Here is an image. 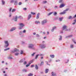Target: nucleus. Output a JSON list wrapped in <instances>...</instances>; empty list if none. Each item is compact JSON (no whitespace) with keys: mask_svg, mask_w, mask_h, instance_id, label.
I'll return each instance as SVG.
<instances>
[{"mask_svg":"<svg viewBox=\"0 0 76 76\" xmlns=\"http://www.w3.org/2000/svg\"><path fill=\"white\" fill-rule=\"evenodd\" d=\"M34 45L32 44H30L29 45L28 48L30 49H32L33 50H35V47H34Z\"/></svg>","mask_w":76,"mask_h":76,"instance_id":"1","label":"nucleus"},{"mask_svg":"<svg viewBox=\"0 0 76 76\" xmlns=\"http://www.w3.org/2000/svg\"><path fill=\"white\" fill-rule=\"evenodd\" d=\"M19 25L20 26V27H19V29H21L25 26V25L23 23H20L19 24Z\"/></svg>","mask_w":76,"mask_h":76,"instance_id":"2","label":"nucleus"},{"mask_svg":"<svg viewBox=\"0 0 76 76\" xmlns=\"http://www.w3.org/2000/svg\"><path fill=\"white\" fill-rule=\"evenodd\" d=\"M69 10V9H66L65 10H64L63 12L59 13V14H60V15H64V14H65V13H66V12L68 11Z\"/></svg>","mask_w":76,"mask_h":76,"instance_id":"3","label":"nucleus"},{"mask_svg":"<svg viewBox=\"0 0 76 76\" xmlns=\"http://www.w3.org/2000/svg\"><path fill=\"white\" fill-rule=\"evenodd\" d=\"M47 20H42V21L41 24L42 25H45V24L46 23H47Z\"/></svg>","mask_w":76,"mask_h":76,"instance_id":"4","label":"nucleus"},{"mask_svg":"<svg viewBox=\"0 0 76 76\" xmlns=\"http://www.w3.org/2000/svg\"><path fill=\"white\" fill-rule=\"evenodd\" d=\"M39 46L41 48H44L46 47V45L45 44H40V45Z\"/></svg>","mask_w":76,"mask_h":76,"instance_id":"5","label":"nucleus"},{"mask_svg":"<svg viewBox=\"0 0 76 76\" xmlns=\"http://www.w3.org/2000/svg\"><path fill=\"white\" fill-rule=\"evenodd\" d=\"M15 52H19V50L18 49L15 48L14 49V50L12 51V53H14Z\"/></svg>","mask_w":76,"mask_h":76,"instance_id":"6","label":"nucleus"},{"mask_svg":"<svg viewBox=\"0 0 76 76\" xmlns=\"http://www.w3.org/2000/svg\"><path fill=\"white\" fill-rule=\"evenodd\" d=\"M4 43L6 45L5 46L6 47H7L9 46V43L8 41H6L4 42Z\"/></svg>","mask_w":76,"mask_h":76,"instance_id":"7","label":"nucleus"},{"mask_svg":"<svg viewBox=\"0 0 76 76\" xmlns=\"http://www.w3.org/2000/svg\"><path fill=\"white\" fill-rule=\"evenodd\" d=\"M16 29V27H13L10 30V32L13 31H15Z\"/></svg>","mask_w":76,"mask_h":76,"instance_id":"8","label":"nucleus"},{"mask_svg":"<svg viewBox=\"0 0 76 76\" xmlns=\"http://www.w3.org/2000/svg\"><path fill=\"white\" fill-rule=\"evenodd\" d=\"M65 6V4H62L59 6V8H62Z\"/></svg>","mask_w":76,"mask_h":76,"instance_id":"9","label":"nucleus"},{"mask_svg":"<svg viewBox=\"0 0 76 76\" xmlns=\"http://www.w3.org/2000/svg\"><path fill=\"white\" fill-rule=\"evenodd\" d=\"M31 17H32V15H31V14H30L28 15V20H30V19H31Z\"/></svg>","mask_w":76,"mask_h":76,"instance_id":"10","label":"nucleus"},{"mask_svg":"<svg viewBox=\"0 0 76 76\" xmlns=\"http://www.w3.org/2000/svg\"><path fill=\"white\" fill-rule=\"evenodd\" d=\"M52 76H56V73L52 72L51 73Z\"/></svg>","mask_w":76,"mask_h":76,"instance_id":"11","label":"nucleus"},{"mask_svg":"<svg viewBox=\"0 0 76 76\" xmlns=\"http://www.w3.org/2000/svg\"><path fill=\"white\" fill-rule=\"evenodd\" d=\"M74 17H73L72 16H69V17L68 19H74Z\"/></svg>","mask_w":76,"mask_h":76,"instance_id":"12","label":"nucleus"},{"mask_svg":"<svg viewBox=\"0 0 76 76\" xmlns=\"http://www.w3.org/2000/svg\"><path fill=\"white\" fill-rule=\"evenodd\" d=\"M14 4L15 6H17L18 5V1L16 0L14 1Z\"/></svg>","mask_w":76,"mask_h":76,"instance_id":"13","label":"nucleus"},{"mask_svg":"<svg viewBox=\"0 0 76 76\" xmlns=\"http://www.w3.org/2000/svg\"><path fill=\"white\" fill-rule=\"evenodd\" d=\"M40 14H39V13H38L37 14V17H36V19H39V15Z\"/></svg>","mask_w":76,"mask_h":76,"instance_id":"14","label":"nucleus"},{"mask_svg":"<svg viewBox=\"0 0 76 76\" xmlns=\"http://www.w3.org/2000/svg\"><path fill=\"white\" fill-rule=\"evenodd\" d=\"M59 41L62 40V36L61 35L59 36Z\"/></svg>","mask_w":76,"mask_h":76,"instance_id":"15","label":"nucleus"},{"mask_svg":"<svg viewBox=\"0 0 76 76\" xmlns=\"http://www.w3.org/2000/svg\"><path fill=\"white\" fill-rule=\"evenodd\" d=\"M35 23L36 24H40V22L38 21H36L35 22Z\"/></svg>","mask_w":76,"mask_h":76,"instance_id":"16","label":"nucleus"},{"mask_svg":"<svg viewBox=\"0 0 76 76\" xmlns=\"http://www.w3.org/2000/svg\"><path fill=\"white\" fill-rule=\"evenodd\" d=\"M1 2L2 3V4L3 5H4V4H5V1H4L3 0H1Z\"/></svg>","mask_w":76,"mask_h":76,"instance_id":"17","label":"nucleus"},{"mask_svg":"<svg viewBox=\"0 0 76 76\" xmlns=\"http://www.w3.org/2000/svg\"><path fill=\"white\" fill-rule=\"evenodd\" d=\"M70 48H74V45H70Z\"/></svg>","mask_w":76,"mask_h":76,"instance_id":"18","label":"nucleus"},{"mask_svg":"<svg viewBox=\"0 0 76 76\" xmlns=\"http://www.w3.org/2000/svg\"><path fill=\"white\" fill-rule=\"evenodd\" d=\"M15 21H16L18 20V16H16L15 17Z\"/></svg>","mask_w":76,"mask_h":76,"instance_id":"19","label":"nucleus"},{"mask_svg":"<svg viewBox=\"0 0 76 76\" xmlns=\"http://www.w3.org/2000/svg\"><path fill=\"white\" fill-rule=\"evenodd\" d=\"M23 72H27L28 71H27V69H24L23 70Z\"/></svg>","mask_w":76,"mask_h":76,"instance_id":"20","label":"nucleus"},{"mask_svg":"<svg viewBox=\"0 0 76 76\" xmlns=\"http://www.w3.org/2000/svg\"><path fill=\"white\" fill-rule=\"evenodd\" d=\"M63 18H59V20L60 22H61L63 20Z\"/></svg>","mask_w":76,"mask_h":76,"instance_id":"21","label":"nucleus"},{"mask_svg":"<svg viewBox=\"0 0 76 76\" xmlns=\"http://www.w3.org/2000/svg\"><path fill=\"white\" fill-rule=\"evenodd\" d=\"M66 38H71V37H72V35H70L66 36Z\"/></svg>","mask_w":76,"mask_h":76,"instance_id":"22","label":"nucleus"},{"mask_svg":"<svg viewBox=\"0 0 76 76\" xmlns=\"http://www.w3.org/2000/svg\"><path fill=\"white\" fill-rule=\"evenodd\" d=\"M66 29V26H64L63 27V30H65Z\"/></svg>","mask_w":76,"mask_h":76,"instance_id":"23","label":"nucleus"},{"mask_svg":"<svg viewBox=\"0 0 76 76\" xmlns=\"http://www.w3.org/2000/svg\"><path fill=\"white\" fill-rule=\"evenodd\" d=\"M48 70H49V69H46L45 70V73H47L48 72Z\"/></svg>","mask_w":76,"mask_h":76,"instance_id":"24","label":"nucleus"},{"mask_svg":"<svg viewBox=\"0 0 76 76\" xmlns=\"http://www.w3.org/2000/svg\"><path fill=\"white\" fill-rule=\"evenodd\" d=\"M53 13V12H50L48 14V16H50V15H51V14H52Z\"/></svg>","mask_w":76,"mask_h":76,"instance_id":"25","label":"nucleus"},{"mask_svg":"<svg viewBox=\"0 0 76 76\" xmlns=\"http://www.w3.org/2000/svg\"><path fill=\"white\" fill-rule=\"evenodd\" d=\"M33 76V74L32 73H30L28 74V76Z\"/></svg>","mask_w":76,"mask_h":76,"instance_id":"26","label":"nucleus"},{"mask_svg":"<svg viewBox=\"0 0 76 76\" xmlns=\"http://www.w3.org/2000/svg\"><path fill=\"white\" fill-rule=\"evenodd\" d=\"M23 33V32L22 31H20L19 33V34L20 35H22Z\"/></svg>","mask_w":76,"mask_h":76,"instance_id":"27","label":"nucleus"},{"mask_svg":"<svg viewBox=\"0 0 76 76\" xmlns=\"http://www.w3.org/2000/svg\"><path fill=\"white\" fill-rule=\"evenodd\" d=\"M12 7L10 8L9 9H8L9 12H11V10H12Z\"/></svg>","mask_w":76,"mask_h":76,"instance_id":"28","label":"nucleus"},{"mask_svg":"<svg viewBox=\"0 0 76 76\" xmlns=\"http://www.w3.org/2000/svg\"><path fill=\"white\" fill-rule=\"evenodd\" d=\"M35 68L36 69V70H38V66H37V65H36Z\"/></svg>","mask_w":76,"mask_h":76,"instance_id":"29","label":"nucleus"},{"mask_svg":"<svg viewBox=\"0 0 76 76\" xmlns=\"http://www.w3.org/2000/svg\"><path fill=\"white\" fill-rule=\"evenodd\" d=\"M50 56L51 58H54V56L53 55H50Z\"/></svg>","mask_w":76,"mask_h":76,"instance_id":"30","label":"nucleus"},{"mask_svg":"<svg viewBox=\"0 0 76 76\" xmlns=\"http://www.w3.org/2000/svg\"><path fill=\"white\" fill-rule=\"evenodd\" d=\"M16 11V9H13L12 10V12H15Z\"/></svg>","mask_w":76,"mask_h":76,"instance_id":"31","label":"nucleus"},{"mask_svg":"<svg viewBox=\"0 0 76 76\" xmlns=\"http://www.w3.org/2000/svg\"><path fill=\"white\" fill-rule=\"evenodd\" d=\"M19 53H15V55L16 56H18V55H19Z\"/></svg>","mask_w":76,"mask_h":76,"instance_id":"32","label":"nucleus"},{"mask_svg":"<svg viewBox=\"0 0 76 76\" xmlns=\"http://www.w3.org/2000/svg\"><path fill=\"white\" fill-rule=\"evenodd\" d=\"M8 59H10L11 60L12 59V57L9 56L7 57Z\"/></svg>","mask_w":76,"mask_h":76,"instance_id":"33","label":"nucleus"},{"mask_svg":"<svg viewBox=\"0 0 76 76\" xmlns=\"http://www.w3.org/2000/svg\"><path fill=\"white\" fill-rule=\"evenodd\" d=\"M31 64V63H28V64H27V65H26V67H28V66H29V65Z\"/></svg>","mask_w":76,"mask_h":76,"instance_id":"34","label":"nucleus"},{"mask_svg":"<svg viewBox=\"0 0 76 76\" xmlns=\"http://www.w3.org/2000/svg\"><path fill=\"white\" fill-rule=\"evenodd\" d=\"M10 50V48H7L6 49H5L4 50V51H7V50Z\"/></svg>","mask_w":76,"mask_h":76,"instance_id":"35","label":"nucleus"},{"mask_svg":"<svg viewBox=\"0 0 76 76\" xmlns=\"http://www.w3.org/2000/svg\"><path fill=\"white\" fill-rule=\"evenodd\" d=\"M57 13L56 12H55L54 13H53V15L54 16H56L57 15Z\"/></svg>","mask_w":76,"mask_h":76,"instance_id":"36","label":"nucleus"},{"mask_svg":"<svg viewBox=\"0 0 76 76\" xmlns=\"http://www.w3.org/2000/svg\"><path fill=\"white\" fill-rule=\"evenodd\" d=\"M23 10H25V11H26L27 10V8H23Z\"/></svg>","mask_w":76,"mask_h":76,"instance_id":"37","label":"nucleus"},{"mask_svg":"<svg viewBox=\"0 0 76 76\" xmlns=\"http://www.w3.org/2000/svg\"><path fill=\"white\" fill-rule=\"evenodd\" d=\"M36 37H37V38H38L39 37V35L38 34H37L36 35Z\"/></svg>","mask_w":76,"mask_h":76,"instance_id":"38","label":"nucleus"},{"mask_svg":"<svg viewBox=\"0 0 76 76\" xmlns=\"http://www.w3.org/2000/svg\"><path fill=\"white\" fill-rule=\"evenodd\" d=\"M39 56V54L37 55L35 57V59H37V58H38V56Z\"/></svg>","mask_w":76,"mask_h":76,"instance_id":"39","label":"nucleus"},{"mask_svg":"<svg viewBox=\"0 0 76 76\" xmlns=\"http://www.w3.org/2000/svg\"><path fill=\"white\" fill-rule=\"evenodd\" d=\"M63 2V0H59V3H62Z\"/></svg>","mask_w":76,"mask_h":76,"instance_id":"40","label":"nucleus"},{"mask_svg":"<svg viewBox=\"0 0 76 76\" xmlns=\"http://www.w3.org/2000/svg\"><path fill=\"white\" fill-rule=\"evenodd\" d=\"M32 63H33V60L29 62V63H31V64Z\"/></svg>","mask_w":76,"mask_h":76,"instance_id":"41","label":"nucleus"},{"mask_svg":"<svg viewBox=\"0 0 76 76\" xmlns=\"http://www.w3.org/2000/svg\"><path fill=\"white\" fill-rule=\"evenodd\" d=\"M43 64H44V62H41L40 66H42V65H43Z\"/></svg>","mask_w":76,"mask_h":76,"instance_id":"42","label":"nucleus"},{"mask_svg":"<svg viewBox=\"0 0 76 76\" xmlns=\"http://www.w3.org/2000/svg\"><path fill=\"white\" fill-rule=\"evenodd\" d=\"M23 60L21 59L20 61L19 62L20 63H22L23 62Z\"/></svg>","mask_w":76,"mask_h":76,"instance_id":"43","label":"nucleus"},{"mask_svg":"<svg viewBox=\"0 0 76 76\" xmlns=\"http://www.w3.org/2000/svg\"><path fill=\"white\" fill-rule=\"evenodd\" d=\"M72 41H73L74 44H76V42H75V40L72 39Z\"/></svg>","mask_w":76,"mask_h":76,"instance_id":"44","label":"nucleus"},{"mask_svg":"<svg viewBox=\"0 0 76 76\" xmlns=\"http://www.w3.org/2000/svg\"><path fill=\"white\" fill-rule=\"evenodd\" d=\"M18 19H22V17L21 16H20L18 17Z\"/></svg>","mask_w":76,"mask_h":76,"instance_id":"45","label":"nucleus"},{"mask_svg":"<svg viewBox=\"0 0 76 76\" xmlns=\"http://www.w3.org/2000/svg\"><path fill=\"white\" fill-rule=\"evenodd\" d=\"M14 2H15V1L14 0H12L11 1V3H13Z\"/></svg>","mask_w":76,"mask_h":76,"instance_id":"46","label":"nucleus"},{"mask_svg":"<svg viewBox=\"0 0 76 76\" xmlns=\"http://www.w3.org/2000/svg\"><path fill=\"white\" fill-rule=\"evenodd\" d=\"M47 3V1H44L43 2V4H45V3Z\"/></svg>","mask_w":76,"mask_h":76,"instance_id":"47","label":"nucleus"},{"mask_svg":"<svg viewBox=\"0 0 76 76\" xmlns=\"http://www.w3.org/2000/svg\"><path fill=\"white\" fill-rule=\"evenodd\" d=\"M52 29H53L54 30L56 29V27H55H55H53V28Z\"/></svg>","mask_w":76,"mask_h":76,"instance_id":"48","label":"nucleus"},{"mask_svg":"<svg viewBox=\"0 0 76 76\" xmlns=\"http://www.w3.org/2000/svg\"><path fill=\"white\" fill-rule=\"evenodd\" d=\"M55 8L56 9H58V7H57V6H56L55 7Z\"/></svg>","mask_w":76,"mask_h":76,"instance_id":"49","label":"nucleus"},{"mask_svg":"<svg viewBox=\"0 0 76 76\" xmlns=\"http://www.w3.org/2000/svg\"><path fill=\"white\" fill-rule=\"evenodd\" d=\"M36 53L35 52L33 53L31 55L32 56H34V54H35Z\"/></svg>","mask_w":76,"mask_h":76,"instance_id":"50","label":"nucleus"},{"mask_svg":"<svg viewBox=\"0 0 76 76\" xmlns=\"http://www.w3.org/2000/svg\"><path fill=\"white\" fill-rule=\"evenodd\" d=\"M31 14H32V15H35V13H34V12H31Z\"/></svg>","mask_w":76,"mask_h":76,"instance_id":"51","label":"nucleus"},{"mask_svg":"<svg viewBox=\"0 0 76 76\" xmlns=\"http://www.w3.org/2000/svg\"><path fill=\"white\" fill-rule=\"evenodd\" d=\"M22 32L23 33H25L26 32V30H24Z\"/></svg>","mask_w":76,"mask_h":76,"instance_id":"52","label":"nucleus"},{"mask_svg":"<svg viewBox=\"0 0 76 76\" xmlns=\"http://www.w3.org/2000/svg\"><path fill=\"white\" fill-rule=\"evenodd\" d=\"M39 56H44V54H39Z\"/></svg>","mask_w":76,"mask_h":76,"instance_id":"53","label":"nucleus"},{"mask_svg":"<svg viewBox=\"0 0 76 76\" xmlns=\"http://www.w3.org/2000/svg\"><path fill=\"white\" fill-rule=\"evenodd\" d=\"M27 63V62L26 61H24V62L23 63V64H26Z\"/></svg>","mask_w":76,"mask_h":76,"instance_id":"54","label":"nucleus"},{"mask_svg":"<svg viewBox=\"0 0 76 76\" xmlns=\"http://www.w3.org/2000/svg\"><path fill=\"white\" fill-rule=\"evenodd\" d=\"M18 4L19 5H21V4H22V2H19L18 3Z\"/></svg>","mask_w":76,"mask_h":76,"instance_id":"55","label":"nucleus"},{"mask_svg":"<svg viewBox=\"0 0 76 76\" xmlns=\"http://www.w3.org/2000/svg\"><path fill=\"white\" fill-rule=\"evenodd\" d=\"M20 54H23V51L21 50V52L20 53Z\"/></svg>","mask_w":76,"mask_h":76,"instance_id":"56","label":"nucleus"},{"mask_svg":"<svg viewBox=\"0 0 76 76\" xmlns=\"http://www.w3.org/2000/svg\"><path fill=\"white\" fill-rule=\"evenodd\" d=\"M60 60H56V62H58V61H60Z\"/></svg>","mask_w":76,"mask_h":76,"instance_id":"57","label":"nucleus"},{"mask_svg":"<svg viewBox=\"0 0 76 76\" xmlns=\"http://www.w3.org/2000/svg\"><path fill=\"white\" fill-rule=\"evenodd\" d=\"M46 64H47V65H49V66H50V64H48V62L46 61Z\"/></svg>","mask_w":76,"mask_h":76,"instance_id":"58","label":"nucleus"},{"mask_svg":"<svg viewBox=\"0 0 76 76\" xmlns=\"http://www.w3.org/2000/svg\"><path fill=\"white\" fill-rule=\"evenodd\" d=\"M31 67H34V65H32L31 66Z\"/></svg>","mask_w":76,"mask_h":76,"instance_id":"59","label":"nucleus"},{"mask_svg":"<svg viewBox=\"0 0 76 76\" xmlns=\"http://www.w3.org/2000/svg\"><path fill=\"white\" fill-rule=\"evenodd\" d=\"M54 30V29L52 28V29L51 30V31H52V32H53Z\"/></svg>","mask_w":76,"mask_h":76,"instance_id":"60","label":"nucleus"},{"mask_svg":"<svg viewBox=\"0 0 76 76\" xmlns=\"http://www.w3.org/2000/svg\"><path fill=\"white\" fill-rule=\"evenodd\" d=\"M43 34L45 35V32L44 31L43 32Z\"/></svg>","mask_w":76,"mask_h":76,"instance_id":"61","label":"nucleus"},{"mask_svg":"<svg viewBox=\"0 0 76 76\" xmlns=\"http://www.w3.org/2000/svg\"><path fill=\"white\" fill-rule=\"evenodd\" d=\"M65 31H68V29H67V28H66L65 30Z\"/></svg>","mask_w":76,"mask_h":76,"instance_id":"62","label":"nucleus"},{"mask_svg":"<svg viewBox=\"0 0 76 76\" xmlns=\"http://www.w3.org/2000/svg\"><path fill=\"white\" fill-rule=\"evenodd\" d=\"M48 12H50V10H51V9H48Z\"/></svg>","mask_w":76,"mask_h":76,"instance_id":"63","label":"nucleus"},{"mask_svg":"<svg viewBox=\"0 0 76 76\" xmlns=\"http://www.w3.org/2000/svg\"><path fill=\"white\" fill-rule=\"evenodd\" d=\"M33 35H36V33L34 32L33 33Z\"/></svg>","mask_w":76,"mask_h":76,"instance_id":"64","label":"nucleus"}]
</instances>
